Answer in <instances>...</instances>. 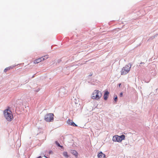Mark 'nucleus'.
Returning a JSON list of instances; mask_svg holds the SVG:
<instances>
[{"label": "nucleus", "instance_id": "nucleus-17", "mask_svg": "<svg viewBox=\"0 0 158 158\" xmlns=\"http://www.w3.org/2000/svg\"><path fill=\"white\" fill-rule=\"evenodd\" d=\"M59 147H60L61 148H63V147L62 146L60 145Z\"/></svg>", "mask_w": 158, "mask_h": 158}, {"label": "nucleus", "instance_id": "nucleus-16", "mask_svg": "<svg viewBox=\"0 0 158 158\" xmlns=\"http://www.w3.org/2000/svg\"><path fill=\"white\" fill-rule=\"evenodd\" d=\"M123 93L121 92L120 93L119 96L120 97H122L123 96Z\"/></svg>", "mask_w": 158, "mask_h": 158}, {"label": "nucleus", "instance_id": "nucleus-19", "mask_svg": "<svg viewBox=\"0 0 158 158\" xmlns=\"http://www.w3.org/2000/svg\"><path fill=\"white\" fill-rule=\"evenodd\" d=\"M121 83H119V84H118V86L119 87H120L121 86Z\"/></svg>", "mask_w": 158, "mask_h": 158}, {"label": "nucleus", "instance_id": "nucleus-4", "mask_svg": "<svg viewBox=\"0 0 158 158\" xmlns=\"http://www.w3.org/2000/svg\"><path fill=\"white\" fill-rule=\"evenodd\" d=\"M125 138V136L124 135H122L121 136L116 135L113 137V140L114 142H120Z\"/></svg>", "mask_w": 158, "mask_h": 158}, {"label": "nucleus", "instance_id": "nucleus-10", "mask_svg": "<svg viewBox=\"0 0 158 158\" xmlns=\"http://www.w3.org/2000/svg\"><path fill=\"white\" fill-rule=\"evenodd\" d=\"M71 153L75 155L76 157H77V156L78 154L76 151L74 150H72Z\"/></svg>", "mask_w": 158, "mask_h": 158}, {"label": "nucleus", "instance_id": "nucleus-14", "mask_svg": "<svg viewBox=\"0 0 158 158\" xmlns=\"http://www.w3.org/2000/svg\"><path fill=\"white\" fill-rule=\"evenodd\" d=\"M117 99H118L117 97V96H116V97L114 98V101L115 102H117Z\"/></svg>", "mask_w": 158, "mask_h": 158}, {"label": "nucleus", "instance_id": "nucleus-5", "mask_svg": "<svg viewBox=\"0 0 158 158\" xmlns=\"http://www.w3.org/2000/svg\"><path fill=\"white\" fill-rule=\"evenodd\" d=\"M54 114L52 113H49L46 114L44 117V119L47 122H52L54 120Z\"/></svg>", "mask_w": 158, "mask_h": 158}, {"label": "nucleus", "instance_id": "nucleus-2", "mask_svg": "<svg viewBox=\"0 0 158 158\" xmlns=\"http://www.w3.org/2000/svg\"><path fill=\"white\" fill-rule=\"evenodd\" d=\"M131 67V64L129 63L123 67L120 71L121 75H125L128 73L130 70Z\"/></svg>", "mask_w": 158, "mask_h": 158}, {"label": "nucleus", "instance_id": "nucleus-9", "mask_svg": "<svg viewBox=\"0 0 158 158\" xmlns=\"http://www.w3.org/2000/svg\"><path fill=\"white\" fill-rule=\"evenodd\" d=\"M42 61V58L40 57L35 60L34 61V63L35 64H38Z\"/></svg>", "mask_w": 158, "mask_h": 158}, {"label": "nucleus", "instance_id": "nucleus-15", "mask_svg": "<svg viewBox=\"0 0 158 158\" xmlns=\"http://www.w3.org/2000/svg\"><path fill=\"white\" fill-rule=\"evenodd\" d=\"M56 144L59 147L60 145V144L58 143L57 141L56 142Z\"/></svg>", "mask_w": 158, "mask_h": 158}, {"label": "nucleus", "instance_id": "nucleus-3", "mask_svg": "<svg viewBox=\"0 0 158 158\" xmlns=\"http://www.w3.org/2000/svg\"><path fill=\"white\" fill-rule=\"evenodd\" d=\"M102 96V93L98 90H95L93 92L91 98L94 99H99Z\"/></svg>", "mask_w": 158, "mask_h": 158}, {"label": "nucleus", "instance_id": "nucleus-1", "mask_svg": "<svg viewBox=\"0 0 158 158\" xmlns=\"http://www.w3.org/2000/svg\"><path fill=\"white\" fill-rule=\"evenodd\" d=\"M4 116L8 121H11L13 118L12 112L9 109H6L4 111Z\"/></svg>", "mask_w": 158, "mask_h": 158}, {"label": "nucleus", "instance_id": "nucleus-18", "mask_svg": "<svg viewBox=\"0 0 158 158\" xmlns=\"http://www.w3.org/2000/svg\"><path fill=\"white\" fill-rule=\"evenodd\" d=\"M49 153L50 154H51V153H52V151H50L49 152Z\"/></svg>", "mask_w": 158, "mask_h": 158}, {"label": "nucleus", "instance_id": "nucleus-12", "mask_svg": "<svg viewBox=\"0 0 158 158\" xmlns=\"http://www.w3.org/2000/svg\"><path fill=\"white\" fill-rule=\"evenodd\" d=\"M63 156L66 158L69 157V155H68V153L67 152H64L63 153Z\"/></svg>", "mask_w": 158, "mask_h": 158}, {"label": "nucleus", "instance_id": "nucleus-13", "mask_svg": "<svg viewBox=\"0 0 158 158\" xmlns=\"http://www.w3.org/2000/svg\"><path fill=\"white\" fill-rule=\"evenodd\" d=\"M11 69V67H8L6 68L4 70V72H6L7 71H8L10 70V69Z\"/></svg>", "mask_w": 158, "mask_h": 158}, {"label": "nucleus", "instance_id": "nucleus-6", "mask_svg": "<svg viewBox=\"0 0 158 158\" xmlns=\"http://www.w3.org/2000/svg\"><path fill=\"white\" fill-rule=\"evenodd\" d=\"M67 123L69 125L73 126L74 127H77V125H76L72 120L68 119L67 121Z\"/></svg>", "mask_w": 158, "mask_h": 158}, {"label": "nucleus", "instance_id": "nucleus-20", "mask_svg": "<svg viewBox=\"0 0 158 158\" xmlns=\"http://www.w3.org/2000/svg\"><path fill=\"white\" fill-rule=\"evenodd\" d=\"M92 75V73H91L89 75L90 76H91Z\"/></svg>", "mask_w": 158, "mask_h": 158}, {"label": "nucleus", "instance_id": "nucleus-8", "mask_svg": "<svg viewBox=\"0 0 158 158\" xmlns=\"http://www.w3.org/2000/svg\"><path fill=\"white\" fill-rule=\"evenodd\" d=\"M98 158H106L105 154L103 153L102 152H100L98 155Z\"/></svg>", "mask_w": 158, "mask_h": 158}, {"label": "nucleus", "instance_id": "nucleus-11", "mask_svg": "<svg viewBox=\"0 0 158 158\" xmlns=\"http://www.w3.org/2000/svg\"><path fill=\"white\" fill-rule=\"evenodd\" d=\"M42 58V61L48 58V56L46 55L41 57Z\"/></svg>", "mask_w": 158, "mask_h": 158}, {"label": "nucleus", "instance_id": "nucleus-7", "mask_svg": "<svg viewBox=\"0 0 158 158\" xmlns=\"http://www.w3.org/2000/svg\"><path fill=\"white\" fill-rule=\"evenodd\" d=\"M109 92L107 90H106L103 96L104 99L105 100H106L108 97Z\"/></svg>", "mask_w": 158, "mask_h": 158}]
</instances>
